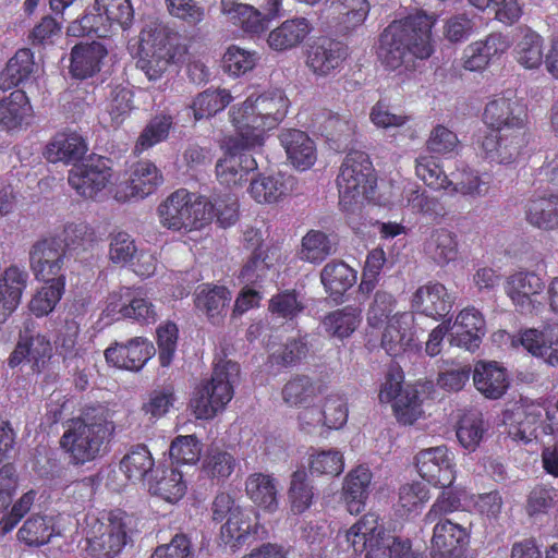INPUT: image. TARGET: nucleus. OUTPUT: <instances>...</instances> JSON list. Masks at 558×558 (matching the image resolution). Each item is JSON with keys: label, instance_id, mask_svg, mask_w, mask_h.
<instances>
[{"label": "nucleus", "instance_id": "f257e3e1", "mask_svg": "<svg viewBox=\"0 0 558 558\" xmlns=\"http://www.w3.org/2000/svg\"><path fill=\"white\" fill-rule=\"evenodd\" d=\"M435 21L433 15L416 12L388 25L380 35L377 51L381 64L391 71L412 69L415 59L429 58L434 51L432 28Z\"/></svg>", "mask_w": 558, "mask_h": 558}, {"label": "nucleus", "instance_id": "f03ea898", "mask_svg": "<svg viewBox=\"0 0 558 558\" xmlns=\"http://www.w3.org/2000/svg\"><path fill=\"white\" fill-rule=\"evenodd\" d=\"M289 100L280 89L248 96L232 107L231 123L244 147L262 146L266 134L286 118Z\"/></svg>", "mask_w": 558, "mask_h": 558}, {"label": "nucleus", "instance_id": "7ed1b4c3", "mask_svg": "<svg viewBox=\"0 0 558 558\" xmlns=\"http://www.w3.org/2000/svg\"><path fill=\"white\" fill-rule=\"evenodd\" d=\"M114 429L113 422L104 410L95 414L86 413L83 418L73 420L60 438L61 448L74 464L95 460L105 441Z\"/></svg>", "mask_w": 558, "mask_h": 558}, {"label": "nucleus", "instance_id": "20e7f679", "mask_svg": "<svg viewBox=\"0 0 558 558\" xmlns=\"http://www.w3.org/2000/svg\"><path fill=\"white\" fill-rule=\"evenodd\" d=\"M142 49L137 68L149 81L160 78L184 53L178 44V33L162 23L150 22L141 33Z\"/></svg>", "mask_w": 558, "mask_h": 558}, {"label": "nucleus", "instance_id": "39448f33", "mask_svg": "<svg viewBox=\"0 0 558 558\" xmlns=\"http://www.w3.org/2000/svg\"><path fill=\"white\" fill-rule=\"evenodd\" d=\"M376 178L369 157L364 151H350L340 168L337 178L339 205L344 211L354 213L375 189Z\"/></svg>", "mask_w": 558, "mask_h": 558}, {"label": "nucleus", "instance_id": "423d86ee", "mask_svg": "<svg viewBox=\"0 0 558 558\" xmlns=\"http://www.w3.org/2000/svg\"><path fill=\"white\" fill-rule=\"evenodd\" d=\"M239 371V365L232 361L220 360L215 364L210 381L199 387L191 400V408L197 418L214 417L231 401L232 384Z\"/></svg>", "mask_w": 558, "mask_h": 558}, {"label": "nucleus", "instance_id": "0eeeda50", "mask_svg": "<svg viewBox=\"0 0 558 558\" xmlns=\"http://www.w3.org/2000/svg\"><path fill=\"white\" fill-rule=\"evenodd\" d=\"M207 201L180 189L158 207L160 223L174 231L189 232L203 228L211 220Z\"/></svg>", "mask_w": 558, "mask_h": 558}, {"label": "nucleus", "instance_id": "6e6552de", "mask_svg": "<svg viewBox=\"0 0 558 558\" xmlns=\"http://www.w3.org/2000/svg\"><path fill=\"white\" fill-rule=\"evenodd\" d=\"M132 518L122 512L111 513L107 522L87 519L86 550L95 558H113L126 544Z\"/></svg>", "mask_w": 558, "mask_h": 558}, {"label": "nucleus", "instance_id": "1a4fd4ad", "mask_svg": "<svg viewBox=\"0 0 558 558\" xmlns=\"http://www.w3.org/2000/svg\"><path fill=\"white\" fill-rule=\"evenodd\" d=\"M252 510L242 509L230 494L220 493L213 501V519L227 520L221 526V537L226 543H240L246 535L255 533Z\"/></svg>", "mask_w": 558, "mask_h": 558}, {"label": "nucleus", "instance_id": "9d476101", "mask_svg": "<svg viewBox=\"0 0 558 558\" xmlns=\"http://www.w3.org/2000/svg\"><path fill=\"white\" fill-rule=\"evenodd\" d=\"M290 9L281 0H269L267 13L263 14L254 7L238 0H221V12L230 23L242 28L244 33L259 35L267 29L270 19Z\"/></svg>", "mask_w": 558, "mask_h": 558}, {"label": "nucleus", "instance_id": "9b49d317", "mask_svg": "<svg viewBox=\"0 0 558 558\" xmlns=\"http://www.w3.org/2000/svg\"><path fill=\"white\" fill-rule=\"evenodd\" d=\"M543 279L534 271L520 270L510 275L505 283L506 294L514 307L523 314L538 312L543 307Z\"/></svg>", "mask_w": 558, "mask_h": 558}, {"label": "nucleus", "instance_id": "f8f14e48", "mask_svg": "<svg viewBox=\"0 0 558 558\" xmlns=\"http://www.w3.org/2000/svg\"><path fill=\"white\" fill-rule=\"evenodd\" d=\"M527 129L514 131H497L487 133L480 146L484 157L499 165L515 162L529 144Z\"/></svg>", "mask_w": 558, "mask_h": 558}, {"label": "nucleus", "instance_id": "ddd939ff", "mask_svg": "<svg viewBox=\"0 0 558 558\" xmlns=\"http://www.w3.org/2000/svg\"><path fill=\"white\" fill-rule=\"evenodd\" d=\"M245 240L251 243L254 253L241 271L242 281L246 286L272 281L278 272L279 257L276 250L263 246V239L257 230L246 231Z\"/></svg>", "mask_w": 558, "mask_h": 558}, {"label": "nucleus", "instance_id": "4468645a", "mask_svg": "<svg viewBox=\"0 0 558 558\" xmlns=\"http://www.w3.org/2000/svg\"><path fill=\"white\" fill-rule=\"evenodd\" d=\"M65 258L63 242L57 239H45L33 245L29 253L31 269L37 280L49 282L63 279Z\"/></svg>", "mask_w": 558, "mask_h": 558}, {"label": "nucleus", "instance_id": "2eb2a0df", "mask_svg": "<svg viewBox=\"0 0 558 558\" xmlns=\"http://www.w3.org/2000/svg\"><path fill=\"white\" fill-rule=\"evenodd\" d=\"M526 118L523 106L511 92L489 101L483 113V122L490 132L527 129Z\"/></svg>", "mask_w": 558, "mask_h": 558}, {"label": "nucleus", "instance_id": "dca6fc26", "mask_svg": "<svg viewBox=\"0 0 558 558\" xmlns=\"http://www.w3.org/2000/svg\"><path fill=\"white\" fill-rule=\"evenodd\" d=\"M418 474L436 487L447 488L454 478L453 454L445 446L421 450L416 457Z\"/></svg>", "mask_w": 558, "mask_h": 558}, {"label": "nucleus", "instance_id": "f3484780", "mask_svg": "<svg viewBox=\"0 0 558 558\" xmlns=\"http://www.w3.org/2000/svg\"><path fill=\"white\" fill-rule=\"evenodd\" d=\"M111 175L108 161L102 157H97L74 165L69 172L68 181L77 194L93 198L107 186Z\"/></svg>", "mask_w": 558, "mask_h": 558}, {"label": "nucleus", "instance_id": "a211bd4d", "mask_svg": "<svg viewBox=\"0 0 558 558\" xmlns=\"http://www.w3.org/2000/svg\"><path fill=\"white\" fill-rule=\"evenodd\" d=\"M251 148L242 145L238 134L230 141L228 151L216 165V173L222 184L242 185L247 180V174L257 168L253 156L244 151Z\"/></svg>", "mask_w": 558, "mask_h": 558}, {"label": "nucleus", "instance_id": "6ab92c4d", "mask_svg": "<svg viewBox=\"0 0 558 558\" xmlns=\"http://www.w3.org/2000/svg\"><path fill=\"white\" fill-rule=\"evenodd\" d=\"M545 409L535 401L520 399L512 408L507 410L504 421L508 424L509 436L517 441L530 442L537 437V424L543 417Z\"/></svg>", "mask_w": 558, "mask_h": 558}, {"label": "nucleus", "instance_id": "aec40b11", "mask_svg": "<svg viewBox=\"0 0 558 558\" xmlns=\"http://www.w3.org/2000/svg\"><path fill=\"white\" fill-rule=\"evenodd\" d=\"M414 315L409 312H396L386 324L381 347L391 356L416 351L418 344L412 330Z\"/></svg>", "mask_w": 558, "mask_h": 558}, {"label": "nucleus", "instance_id": "412c9836", "mask_svg": "<svg viewBox=\"0 0 558 558\" xmlns=\"http://www.w3.org/2000/svg\"><path fill=\"white\" fill-rule=\"evenodd\" d=\"M161 183L162 175L159 169L153 162L142 160L131 168L128 181L118 186L116 198L122 202L131 198H145L154 193Z\"/></svg>", "mask_w": 558, "mask_h": 558}, {"label": "nucleus", "instance_id": "4be33fe9", "mask_svg": "<svg viewBox=\"0 0 558 558\" xmlns=\"http://www.w3.org/2000/svg\"><path fill=\"white\" fill-rule=\"evenodd\" d=\"M449 322V343L463 348L466 351L478 349L485 333V322L481 313L474 307L462 310L454 322Z\"/></svg>", "mask_w": 558, "mask_h": 558}, {"label": "nucleus", "instance_id": "5701e85b", "mask_svg": "<svg viewBox=\"0 0 558 558\" xmlns=\"http://www.w3.org/2000/svg\"><path fill=\"white\" fill-rule=\"evenodd\" d=\"M434 523L430 551L433 558H465L463 547L469 541L466 527L451 520Z\"/></svg>", "mask_w": 558, "mask_h": 558}, {"label": "nucleus", "instance_id": "b1692460", "mask_svg": "<svg viewBox=\"0 0 558 558\" xmlns=\"http://www.w3.org/2000/svg\"><path fill=\"white\" fill-rule=\"evenodd\" d=\"M151 342L135 337L126 343H114L105 351L106 361L116 367L140 371L155 354Z\"/></svg>", "mask_w": 558, "mask_h": 558}, {"label": "nucleus", "instance_id": "393cba45", "mask_svg": "<svg viewBox=\"0 0 558 558\" xmlns=\"http://www.w3.org/2000/svg\"><path fill=\"white\" fill-rule=\"evenodd\" d=\"M512 345L522 344L533 356L545 363L558 365V326H546L542 329L531 328L514 336Z\"/></svg>", "mask_w": 558, "mask_h": 558}, {"label": "nucleus", "instance_id": "a878e982", "mask_svg": "<svg viewBox=\"0 0 558 558\" xmlns=\"http://www.w3.org/2000/svg\"><path fill=\"white\" fill-rule=\"evenodd\" d=\"M78 332L80 328L75 322L66 323L64 330L59 336L57 348L69 371L80 374V385L81 388H84L87 379L82 373L89 363V354L88 349L77 341Z\"/></svg>", "mask_w": 558, "mask_h": 558}, {"label": "nucleus", "instance_id": "bb28decb", "mask_svg": "<svg viewBox=\"0 0 558 558\" xmlns=\"http://www.w3.org/2000/svg\"><path fill=\"white\" fill-rule=\"evenodd\" d=\"M28 280V272L15 265L5 268L0 275V323L17 308Z\"/></svg>", "mask_w": 558, "mask_h": 558}, {"label": "nucleus", "instance_id": "cd10ccee", "mask_svg": "<svg viewBox=\"0 0 558 558\" xmlns=\"http://www.w3.org/2000/svg\"><path fill=\"white\" fill-rule=\"evenodd\" d=\"M347 57L345 47L327 38L318 39L307 50L306 64L319 76H326L337 69Z\"/></svg>", "mask_w": 558, "mask_h": 558}, {"label": "nucleus", "instance_id": "c85d7f7f", "mask_svg": "<svg viewBox=\"0 0 558 558\" xmlns=\"http://www.w3.org/2000/svg\"><path fill=\"white\" fill-rule=\"evenodd\" d=\"M475 388L487 399H500L510 386V377L505 367L497 362L481 361L473 372Z\"/></svg>", "mask_w": 558, "mask_h": 558}, {"label": "nucleus", "instance_id": "c756f323", "mask_svg": "<svg viewBox=\"0 0 558 558\" xmlns=\"http://www.w3.org/2000/svg\"><path fill=\"white\" fill-rule=\"evenodd\" d=\"M412 302L416 311L438 319L450 312L454 299L444 284L428 282L415 291Z\"/></svg>", "mask_w": 558, "mask_h": 558}, {"label": "nucleus", "instance_id": "7c9ffc66", "mask_svg": "<svg viewBox=\"0 0 558 558\" xmlns=\"http://www.w3.org/2000/svg\"><path fill=\"white\" fill-rule=\"evenodd\" d=\"M312 31L313 25L307 19L292 17L271 29L266 41L274 51H288L300 46Z\"/></svg>", "mask_w": 558, "mask_h": 558}, {"label": "nucleus", "instance_id": "2f4dec72", "mask_svg": "<svg viewBox=\"0 0 558 558\" xmlns=\"http://www.w3.org/2000/svg\"><path fill=\"white\" fill-rule=\"evenodd\" d=\"M33 120V108L25 92L13 90L0 99V129L15 131L28 126Z\"/></svg>", "mask_w": 558, "mask_h": 558}, {"label": "nucleus", "instance_id": "473e14b6", "mask_svg": "<svg viewBox=\"0 0 558 558\" xmlns=\"http://www.w3.org/2000/svg\"><path fill=\"white\" fill-rule=\"evenodd\" d=\"M280 143L290 162L300 170L311 168L316 161V146L303 131L286 130L281 132Z\"/></svg>", "mask_w": 558, "mask_h": 558}, {"label": "nucleus", "instance_id": "72a5a7b5", "mask_svg": "<svg viewBox=\"0 0 558 558\" xmlns=\"http://www.w3.org/2000/svg\"><path fill=\"white\" fill-rule=\"evenodd\" d=\"M87 151L84 138L76 132L56 134L47 144L45 157L50 162L74 163L81 160Z\"/></svg>", "mask_w": 558, "mask_h": 558}, {"label": "nucleus", "instance_id": "f704fd0d", "mask_svg": "<svg viewBox=\"0 0 558 558\" xmlns=\"http://www.w3.org/2000/svg\"><path fill=\"white\" fill-rule=\"evenodd\" d=\"M526 220L543 230L558 228V192L535 194L525 205Z\"/></svg>", "mask_w": 558, "mask_h": 558}, {"label": "nucleus", "instance_id": "c9c22d12", "mask_svg": "<svg viewBox=\"0 0 558 558\" xmlns=\"http://www.w3.org/2000/svg\"><path fill=\"white\" fill-rule=\"evenodd\" d=\"M369 13L367 0H330L328 17L340 33L361 26Z\"/></svg>", "mask_w": 558, "mask_h": 558}, {"label": "nucleus", "instance_id": "e433bc0d", "mask_svg": "<svg viewBox=\"0 0 558 558\" xmlns=\"http://www.w3.org/2000/svg\"><path fill=\"white\" fill-rule=\"evenodd\" d=\"M107 53L106 47L97 41L74 46L71 51V74L81 80L94 76L100 71Z\"/></svg>", "mask_w": 558, "mask_h": 558}, {"label": "nucleus", "instance_id": "4c0bfd02", "mask_svg": "<svg viewBox=\"0 0 558 558\" xmlns=\"http://www.w3.org/2000/svg\"><path fill=\"white\" fill-rule=\"evenodd\" d=\"M59 518V515L32 514L20 527L19 539L28 546L47 544L52 536L61 534V529L57 523Z\"/></svg>", "mask_w": 558, "mask_h": 558}, {"label": "nucleus", "instance_id": "58836bf2", "mask_svg": "<svg viewBox=\"0 0 558 558\" xmlns=\"http://www.w3.org/2000/svg\"><path fill=\"white\" fill-rule=\"evenodd\" d=\"M148 490L168 502H177L186 490V483L180 471L173 468H157L147 480Z\"/></svg>", "mask_w": 558, "mask_h": 558}, {"label": "nucleus", "instance_id": "ea45409f", "mask_svg": "<svg viewBox=\"0 0 558 558\" xmlns=\"http://www.w3.org/2000/svg\"><path fill=\"white\" fill-rule=\"evenodd\" d=\"M307 425L324 424L329 428H340L348 420L347 402L342 396L330 395L326 398L323 410H305L299 416Z\"/></svg>", "mask_w": 558, "mask_h": 558}, {"label": "nucleus", "instance_id": "a19ab883", "mask_svg": "<svg viewBox=\"0 0 558 558\" xmlns=\"http://www.w3.org/2000/svg\"><path fill=\"white\" fill-rule=\"evenodd\" d=\"M292 185V178L282 173L263 174L251 182L248 193L257 203L272 204L288 195Z\"/></svg>", "mask_w": 558, "mask_h": 558}, {"label": "nucleus", "instance_id": "79ce46f5", "mask_svg": "<svg viewBox=\"0 0 558 558\" xmlns=\"http://www.w3.org/2000/svg\"><path fill=\"white\" fill-rule=\"evenodd\" d=\"M248 498L259 508L275 512L278 509V482L269 474L254 473L245 481Z\"/></svg>", "mask_w": 558, "mask_h": 558}, {"label": "nucleus", "instance_id": "37998d69", "mask_svg": "<svg viewBox=\"0 0 558 558\" xmlns=\"http://www.w3.org/2000/svg\"><path fill=\"white\" fill-rule=\"evenodd\" d=\"M372 473L368 468L360 465L345 477L343 486L344 500L351 514L360 513L369 494Z\"/></svg>", "mask_w": 558, "mask_h": 558}, {"label": "nucleus", "instance_id": "c03bdc74", "mask_svg": "<svg viewBox=\"0 0 558 558\" xmlns=\"http://www.w3.org/2000/svg\"><path fill=\"white\" fill-rule=\"evenodd\" d=\"M232 299L231 292L222 286L202 284L195 294V306L213 323H218Z\"/></svg>", "mask_w": 558, "mask_h": 558}, {"label": "nucleus", "instance_id": "a18cd8bd", "mask_svg": "<svg viewBox=\"0 0 558 558\" xmlns=\"http://www.w3.org/2000/svg\"><path fill=\"white\" fill-rule=\"evenodd\" d=\"M236 459L223 446L211 445L202 462V471L206 477L217 483L226 481L234 471Z\"/></svg>", "mask_w": 558, "mask_h": 558}, {"label": "nucleus", "instance_id": "49530a36", "mask_svg": "<svg viewBox=\"0 0 558 558\" xmlns=\"http://www.w3.org/2000/svg\"><path fill=\"white\" fill-rule=\"evenodd\" d=\"M424 252L437 265L445 266L458 256L456 236L444 228L433 230L424 244Z\"/></svg>", "mask_w": 558, "mask_h": 558}, {"label": "nucleus", "instance_id": "de8ad7c7", "mask_svg": "<svg viewBox=\"0 0 558 558\" xmlns=\"http://www.w3.org/2000/svg\"><path fill=\"white\" fill-rule=\"evenodd\" d=\"M380 526L375 514H365L359 519L349 529L338 533L339 538H343L349 547L356 554L364 553L373 536L378 535Z\"/></svg>", "mask_w": 558, "mask_h": 558}, {"label": "nucleus", "instance_id": "09e8293b", "mask_svg": "<svg viewBox=\"0 0 558 558\" xmlns=\"http://www.w3.org/2000/svg\"><path fill=\"white\" fill-rule=\"evenodd\" d=\"M34 54L29 49H20L0 74V89L7 90L23 83L34 72Z\"/></svg>", "mask_w": 558, "mask_h": 558}, {"label": "nucleus", "instance_id": "8fccbe9b", "mask_svg": "<svg viewBox=\"0 0 558 558\" xmlns=\"http://www.w3.org/2000/svg\"><path fill=\"white\" fill-rule=\"evenodd\" d=\"M401 191V198L396 202L399 206L409 207L413 213L428 216H441L444 214V207L438 198L421 191L416 184L408 181L403 182Z\"/></svg>", "mask_w": 558, "mask_h": 558}, {"label": "nucleus", "instance_id": "3c124183", "mask_svg": "<svg viewBox=\"0 0 558 558\" xmlns=\"http://www.w3.org/2000/svg\"><path fill=\"white\" fill-rule=\"evenodd\" d=\"M154 459L144 445L133 447L121 460L120 470L133 483L147 481L154 470Z\"/></svg>", "mask_w": 558, "mask_h": 558}, {"label": "nucleus", "instance_id": "603ef678", "mask_svg": "<svg viewBox=\"0 0 558 558\" xmlns=\"http://www.w3.org/2000/svg\"><path fill=\"white\" fill-rule=\"evenodd\" d=\"M410 549L409 541H402L380 527L378 535L373 536L364 553L365 558H408Z\"/></svg>", "mask_w": 558, "mask_h": 558}, {"label": "nucleus", "instance_id": "864d4df0", "mask_svg": "<svg viewBox=\"0 0 558 558\" xmlns=\"http://www.w3.org/2000/svg\"><path fill=\"white\" fill-rule=\"evenodd\" d=\"M320 280L330 294L340 295L356 282V271L343 262L331 260L323 268Z\"/></svg>", "mask_w": 558, "mask_h": 558}, {"label": "nucleus", "instance_id": "5fc2aeb1", "mask_svg": "<svg viewBox=\"0 0 558 558\" xmlns=\"http://www.w3.org/2000/svg\"><path fill=\"white\" fill-rule=\"evenodd\" d=\"M361 322L360 312L354 307H344L326 315L322 322L324 330L338 339L350 337Z\"/></svg>", "mask_w": 558, "mask_h": 558}, {"label": "nucleus", "instance_id": "6e6d98bb", "mask_svg": "<svg viewBox=\"0 0 558 558\" xmlns=\"http://www.w3.org/2000/svg\"><path fill=\"white\" fill-rule=\"evenodd\" d=\"M95 11L102 12L109 28L128 29L134 20V10L130 0H95Z\"/></svg>", "mask_w": 558, "mask_h": 558}, {"label": "nucleus", "instance_id": "4d7b16f0", "mask_svg": "<svg viewBox=\"0 0 558 558\" xmlns=\"http://www.w3.org/2000/svg\"><path fill=\"white\" fill-rule=\"evenodd\" d=\"M371 123L385 133L399 131L410 121V117L402 111L395 110L386 99H379L369 109Z\"/></svg>", "mask_w": 558, "mask_h": 558}, {"label": "nucleus", "instance_id": "13d9d810", "mask_svg": "<svg viewBox=\"0 0 558 558\" xmlns=\"http://www.w3.org/2000/svg\"><path fill=\"white\" fill-rule=\"evenodd\" d=\"M543 38L533 31H525L514 48V58L525 69H537L544 59Z\"/></svg>", "mask_w": 558, "mask_h": 558}, {"label": "nucleus", "instance_id": "bf43d9fd", "mask_svg": "<svg viewBox=\"0 0 558 558\" xmlns=\"http://www.w3.org/2000/svg\"><path fill=\"white\" fill-rule=\"evenodd\" d=\"M318 389L307 376H296L282 388L281 396L288 407L307 408L317 396Z\"/></svg>", "mask_w": 558, "mask_h": 558}, {"label": "nucleus", "instance_id": "052dcab7", "mask_svg": "<svg viewBox=\"0 0 558 558\" xmlns=\"http://www.w3.org/2000/svg\"><path fill=\"white\" fill-rule=\"evenodd\" d=\"M232 100L227 89H207L198 94L191 105L194 118H209L223 110Z\"/></svg>", "mask_w": 558, "mask_h": 558}, {"label": "nucleus", "instance_id": "680f3d73", "mask_svg": "<svg viewBox=\"0 0 558 558\" xmlns=\"http://www.w3.org/2000/svg\"><path fill=\"white\" fill-rule=\"evenodd\" d=\"M288 499L291 511L295 514L303 513L312 506L314 499L313 486L310 484L304 470H298L291 475Z\"/></svg>", "mask_w": 558, "mask_h": 558}, {"label": "nucleus", "instance_id": "e2e57ef3", "mask_svg": "<svg viewBox=\"0 0 558 558\" xmlns=\"http://www.w3.org/2000/svg\"><path fill=\"white\" fill-rule=\"evenodd\" d=\"M486 426L480 412H470L460 420L457 437L469 451H474L483 439Z\"/></svg>", "mask_w": 558, "mask_h": 558}, {"label": "nucleus", "instance_id": "0e129e2a", "mask_svg": "<svg viewBox=\"0 0 558 558\" xmlns=\"http://www.w3.org/2000/svg\"><path fill=\"white\" fill-rule=\"evenodd\" d=\"M40 288L29 302V311L37 317L48 315L53 311L64 291V280L49 281Z\"/></svg>", "mask_w": 558, "mask_h": 558}, {"label": "nucleus", "instance_id": "69168bd1", "mask_svg": "<svg viewBox=\"0 0 558 558\" xmlns=\"http://www.w3.org/2000/svg\"><path fill=\"white\" fill-rule=\"evenodd\" d=\"M429 499V490L420 482L404 484L399 489L397 511L400 515L417 512Z\"/></svg>", "mask_w": 558, "mask_h": 558}, {"label": "nucleus", "instance_id": "338daca9", "mask_svg": "<svg viewBox=\"0 0 558 558\" xmlns=\"http://www.w3.org/2000/svg\"><path fill=\"white\" fill-rule=\"evenodd\" d=\"M167 12L187 26H197L206 19V9L196 0H163Z\"/></svg>", "mask_w": 558, "mask_h": 558}, {"label": "nucleus", "instance_id": "774afa93", "mask_svg": "<svg viewBox=\"0 0 558 558\" xmlns=\"http://www.w3.org/2000/svg\"><path fill=\"white\" fill-rule=\"evenodd\" d=\"M396 299L389 292L378 290L373 295L368 303L366 312V320L368 326L373 328H380L395 314Z\"/></svg>", "mask_w": 558, "mask_h": 558}]
</instances>
